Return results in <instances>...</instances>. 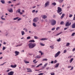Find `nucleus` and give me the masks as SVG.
Instances as JSON below:
<instances>
[{
	"label": "nucleus",
	"mask_w": 75,
	"mask_h": 75,
	"mask_svg": "<svg viewBox=\"0 0 75 75\" xmlns=\"http://www.w3.org/2000/svg\"><path fill=\"white\" fill-rule=\"evenodd\" d=\"M64 21H61L60 23V24H61V25H62L64 24Z\"/></svg>",
	"instance_id": "4c0bfd02"
},
{
	"label": "nucleus",
	"mask_w": 75,
	"mask_h": 75,
	"mask_svg": "<svg viewBox=\"0 0 75 75\" xmlns=\"http://www.w3.org/2000/svg\"><path fill=\"white\" fill-rule=\"evenodd\" d=\"M58 1L59 3L61 4V3H62L64 1V0H59Z\"/></svg>",
	"instance_id": "aec40b11"
},
{
	"label": "nucleus",
	"mask_w": 75,
	"mask_h": 75,
	"mask_svg": "<svg viewBox=\"0 0 75 75\" xmlns=\"http://www.w3.org/2000/svg\"><path fill=\"white\" fill-rule=\"evenodd\" d=\"M41 41H45V40H47L48 38H42L40 39Z\"/></svg>",
	"instance_id": "4468645a"
},
{
	"label": "nucleus",
	"mask_w": 75,
	"mask_h": 75,
	"mask_svg": "<svg viewBox=\"0 0 75 75\" xmlns=\"http://www.w3.org/2000/svg\"><path fill=\"white\" fill-rule=\"evenodd\" d=\"M11 70L12 69H8L6 71V72H9L10 71H11Z\"/></svg>",
	"instance_id": "c85d7f7f"
},
{
	"label": "nucleus",
	"mask_w": 75,
	"mask_h": 75,
	"mask_svg": "<svg viewBox=\"0 0 75 75\" xmlns=\"http://www.w3.org/2000/svg\"><path fill=\"white\" fill-rule=\"evenodd\" d=\"M47 65H48V63H46L44 65V67H43V68H45V67H46V66H47Z\"/></svg>",
	"instance_id": "58836bf2"
},
{
	"label": "nucleus",
	"mask_w": 75,
	"mask_h": 75,
	"mask_svg": "<svg viewBox=\"0 0 75 75\" xmlns=\"http://www.w3.org/2000/svg\"><path fill=\"white\" fill-rule=\"evenodd\" d=\"M75 33H74L71 34V36H74L75 35Z\"/></svg>",
	"instance_id": "a19ab883"
},
{
	"label": "nucleus",
	"mask_w": 75,
	"mask_h": 75,
	"mask_svg": "<svg viewBox=\"0 0 75 75\" xmlns=\"http://www.w3.org/2000/svg\"><path fill=\"white\" fill-rule=\"evenodd\" d=\"M51 75H55V74L54 73H51Z\"/></svg>",
	"instance_id": "bf43d9fd"
},
{
	"label": "nucleus",
	"mask_w": 75,
	"mask_h": 75,
	"mask_svg": "<svg viewBox=\"0 0 75 75\" xmlns=\"http://www.w3.org/2000/svg\"><path fill=\"white\" fill-rule=\"evenodd\" d=\"M55 30V28H53L52 29V31H53V30Z\"/></svg>",
	"instance_id": "13d9d810"
},
{
	"label": "nucleus",
	"mask_w": 75,
	"mask_h": 75,
	"mask_svg": "<svg viewBox=\"0 0 75 75\" xmlns=\"http://www.w3.org/2000/svg\"><path fill=\"white\" fill-rule=\"evenodd\" d=\"M64 16H65V14L63 13L62 14V16L60 17V18L61 19H62L64 17Z\"/></svg>",
	"instance_id": "f3484780"
},
{
	"label": "nucleus",
	"mask_w": 75,
	"mask_h": 75,
	"mask_svg": "<svg viewBox=\"0 0 75 75\" xmlns=\"http://www.w3.org/2000/svg\"><path fill=\"white\" fill-rule=\"evenodd\" d=\"M17 67V65L16 64H14V65H11V68H16Z\"/></svg>",
	"instance_id": "f8f14e48"
},
{
	"label": "nucleus",
	"mask_w": 75,
	"mask_h": 75,
	"mask_svg": "<svg viewBox=\"0 0 75 75\" xmlns=\"http://www.w3.org/2000/svg\"><path fill=\"white\" fill-rule=\"evenodd\" d=\"M72 57V56H69L68 58H71Z\"/></svg>",
	"instance_id": "052dcab7"
},
{
	"label": "nucleus",
	"mask_w": 75,
	"mask_h": 75,
	"mask_svg": "<svg viewBox=\"0 0 75 75\" xmlns=\"http://www.w3.org/2000/svg\"><path fill=\"white\" fill-rule=\"evenodd\" d=\"M68 27L65 28H64V30H67V29H68Z\"/></svg>",
	"instance_id": "3c124183"
},
{
	"label": "nucleus",
	"mask_w": 75,
	"mask_h": 75,
	"mask_svg": "<svg viewBox=\"0 0 75 75\" xmlns=\"http://www.w3.org/2000/svg\"><path fill=\"white\" fill-rule=\"evenodd\" d=\"M45 7H47L48 6H49V5H50V2H49V1H47L45 3Z\"/></svg>",
	"instance_id": "6e6552de"
},
{
	"label": "nucleus",
	"mask_w": 75,
	"mask_h": 75,
	"mask_svg": "<svg viewBox=\"0 0 75 75\" xmlns=\"http://www.w3.org/2000/svg\"><path fill=\"white\" fill-rule=\"evenodd\" d=\"M42 17L44 19H45L47 17V16L45 15H42Z\"/></svg>",
	"instance_id": "9b49d317"
},
{
	"label": "nucleus",
	"mask_w": 75,
	"mask_h": 75,
	"mask_svg": "<svg viewBox=\"0 0 75 75\" xmlns=\"http://www.w3.org/2000/svg\"><path fill=\"white\" fill-rule=\"evenodd\" d=\"M36 7V6H33V8H35Z\"/></svg>",
	"instance_id": "774afa93"
},
{
	"label": "nucleus",
	"mask_w": 75,
	"mask_h": 75,
	"mask_svg": "<svg viewBox=\"0 0 75 75\" xmlns=\"http://www.w3.org/2000/svg\"><path fill=\"white\" fill-rule=\"evenodd\" d=\"M57 62L58 61H57V60H55L54 62V64H56V63H57Z\"/></svg>",
	"instance_id": "37998d69"
},
{
	"label": "nucleus",
	"mask_w": 75,
	"mask_h": 75,
	"mask_svg": "<svg viewBox=\"0 0 75 75\" xmlns=\"http://www.w3.org/2000/svg\"><path fill=\"white\" fill-rule=\"evenodd\" d=\"M0 1L2 4H4L5 3V1L4 0H1Z\"/></svg>",
	"instance_id": "6ab92c4d"
},
{
	"label": "nucleus",
	"mask_w": 75,
	"mask_h": 75,
	"mask_svg": "<svg viewBox=\"0 0 75 75\" xmlns=\"http://www.w3.org/2000/svg\"><path fill=\"white\" fill-rule=\"evenodd\" d=\"M24 62L25 63H26V64H28V63H29V62L27 61H26V60H25L24 61Z\"/></svg>",
	"instance_id": "f704fd0d"
},
{
	"label": "nucleus",
	"mask_w": 75,
	"mask_h": 75,
	"mask_svg": "<svg viewBox=\"0 0 75 75\" xmlns=\"http://www.w3.org/2000/svg\"><path fill=\"white\" fill-rule=\"evenodd\" d=\"M22 45H23V43H21L20 44H18V45L16 46V47H20V46H21Z\"/></svg>",
	"instance_id": "412c9836"
},
{
	"label": "nucleus",
	"mask_w": 75,
	"mask_h": 75,
	"mask_svg": "<svg viewBox=\"0 0 75 75\" xmlns=\"http://www.w3.org/2000/svg\"><path fill=\"white\" fill-rule=\"evenodd\" d=\"M30 38H31V37H30V36H29L27 38V40H29V39H30Z\"/></svg>",
	"instance_id": "c03bdc74"
},
{
	"label": "nucleus",
	"mask_w": 75,
	"mask_h": 75,
	"mask_svg": "<svg viewBox=\"0 0 75 75\" xmlns=\"http://www.w3.org/2000/svg\"><path fill=\"white\" fill-rule=\"evenodd\" d=\"M74 60V58H72L70 60H69V62L70 63H71Z\"/></svg>",
	"instance_id": "b1692460"
},
{
	"label": "nucleus",
	"mask_w": 75,
	"mask_h": 75,
	"mask_svg": "<svg viewBox=\"0 0 75 75\" xmlns=\"http://www.w3.org/2000/svg\"><path fill=\"white\" fill-rule=\"evenodd\" d=\"M73 16L72 14H70L69 15V17H72Z\"/></svg>",
	"instance_id": "09e8293b"
},
{
	"label": "nucleus",
	"mask_w": 75,
	"mask_h": 75,
	"mask_svg": "<svg viewBox=\"0 0 75 75\" xmlns=\"http://www.w3.org/2000/svg\"><path fill=\"white\" fill-rule=\"evenodd\" d=\"M71 66H68V68H71Z\"/></svg>",
	"instance_id": "e2e57ef3"
},
{
	"label": "nucleus",
	"mask_w": 75,
	"mask_h": 75,
	"mask_svg": "<svg viewBox=\"0 0 75 75\" xmlns=\"http://www.w3.org/2000/svg\"><path fill=\"white\" fill-rule=\"evenodd\" d=\"M19 18V17H17L16 18H15L13 19V20H17Z\"/></svg>",
	"instance_id": "a878e982"
},
{
	"label": "nucleus",
	"mask_w": 75,
	"mask_h": 75,
	"mask_svg": "<svg viewBox=\"0 0 75 75\" xmlns=\"http://www.w3.org/2000/svg\"><path fill=\"white\" fill-rule=\"evenodd\" d=\"M43 74V73H41L39 74L38 75H42Z\"/></svg>",
	"instance_id": "864d4df0"
},
{
	"label": "nucleus",
	"mask_w": 75,
	"mask_h": 75,
	"mask_svg": "<svg viewBox=\"0 0 75 75\" xmlns=\"http://www.w3.org/2000/svg\"><path fill=\"white\" fill-rule=\"evenodd\" d=\"M71 28H75V23H74L72 25Z\"/></svg>",
	"instance_id": "2eb2a0df"
},
{
	"label": "nucleus",
	"mask_w": 75,
	"mask_h": 75,
	"mask_svg": "<svg viewBox=\"0 0 75 75\" xmlns=\"http://www.w3.org/2000/svg\"><path fill=\"white\" fill-rule=\"evenodd\" d=\"M15 53L16 54L15 56H17V55H18V54H19V52L16 51L15 52Z\"/></svg>",
	"instance_id": "ddd939ff"
},
{
	"label": "nucleus",
	"mask_w": 75,
	"mask_h": 75,
	"mask_svg": "<svg viewBox=\"0 0 75 75\" xmlns=\"http://www.w3.org/2000/svg\"><path fill=\"white\" fill-rule=\"evenodd\" d=\"M67 52V50H64L63 53H66Z\"/></svg>",
	"instance_id": "a18cd8bd"
},
{
	"label": "nucleus",
	"mask_w": 75,
	"mask_h": 75,
	"mask_svg": "<svg viewBox=\"0 0 75 75\" xmlns=\"http://www.w3.org/2000/svg\"><path fill=\"white\" fill-rule=\"evenodd\" d=\"M6 62H5L4 63H3V64H1L0 65H3L4 64H6Z\"/></svg>",
	"instance_id": "6e6d98bb"
},
{
	"label": "nucleus",
	"mask_w": 75,
	"mask_h": 75,
	"mask_svg": "<svg viewBox=\"0 0 75 75\" xmlns=\"http://www.w3.org/2000/svg\"><path fill=\"white\" fill-rule=\"evenodd\" d=\"M36 61V59H35L33 61V62H35V61Z\"/></svg>",
	"instance_id": "0e129e2a"
},
{
	"label": "nucleus",
	"mask_w": 75,
	"mask_h": 75,
	"mask_svg": "<svg viewBox=\"0 0 75 75\" xmlns=\"http://www.w3.org/2000/svg\"><path fill=\"white\" fill-rule=\"evenodd\" d=\"M33 26H34V27H36V26H37V25H36V24H35V23H33Z\"/></svg>",
	"instance_id": "cd10ccee"
},
{
	"label": "nucleus",
	"mask_w": 75,
	"mask_h": 75,
	"mask_svg": "<svg viewBox=\"0 0 75 75\" xmlns=\"http://www.w3.org/2000/svg\"><path fill=\"white\" fill-rule=\"evenodd\" d=\"M59 27H57V28H56V30H58V29H59Z\"/></svg>",
	"instance_id": "4d7b16f0"
},
{
	"label": "nucleus",
	"mask_w": 75,
	"mask_h": 75,
	"mask_svg": "<svg viewBox=\"0 0 75 75\" xmlns=\"http://www.w3.org/2000/svg\"><path fill=\"white\" fill-rule=\"evenodd\" d=\"M41 58V56L39 55H37L35 57V58Z\"/></svg>",
	"instance_id": "5701e85b"
},
{
	"label": "nucleus",
	"mask_w": 75,
	"mask_h": 75,
	"mask_svg": "<svg viewBox=\"0 0 75 75\" xmlns=\"http://www.w3.org/2000/svg\"><path fill=\"white\" fill-rule=\"evenodd\" d=\"M35 39H38L39 38H38L37 36H34Z\"/></svg>",
	"instance_id": "e433bc0d"
},
{
	"label": "nucleus",
	"mask_w": 75,
	"mask_h": 75,
	"mask_svg": "<svg viewBox=\"0 0 75 75\" xmlns=\"http://www.w3.org/2000/svg\"><path fill=\"white\" fill-rule=\"evenodd\" d=\"M40 45L41 46H44L45 45L42 44V43H40Z\"/></svg>",
	"instance_id": "c9c22d12"
},
{
	"label": "nucleus",
	"mask_w": 75,
	"mask_h": 75,
	"mask_svg": "<svg viewBox=\"0 0 75 75\" xmlns=\"http://www.w3.org/2000/svg\"><path fill=\"white\" fill-rule=\"evenodd\" d=\"M48 59H47L45 58V59H42V61H47Z\"/></svg>",
	"instance_id": "72a5a7b5"
},
{
	"label": "nucleus",
	"mask_w": 75,
	"mask_h": 75,
	"mask_svg": "<svg viewBox=\"0 0 75 75\" xmlns=\"http://www.w3.org/2000/svg\"><path fill=\"white\" fill-rule=\"evenodd\" d=\"M57 41L58 42H59V41H61V38H59V39H57Z\"/></svg>",
	"instance_id": "c756f323"
},
{
	"label": "nucleus",
	"mask_w": 75,
	"mask_h": 75,
	"mask_svg": "<svg viewBox=\"0 0 75 75\" xmlns=\"http://www.w3.org/2000/svg\"><path fill=\"white\" fill-rule=\"evenodd\" d=\"M62 32H60L57 34V35H55V36H57L58 35H60V34H62Z\"/></svg>",
	"instance_id": "bb28decb"
},
{
	"label": "nucleus",
	"mask_w": 75,
	"mask_h": 75,
	"mask_svg": "<svg viewBox=\"0 0 75 75\" xmlns=\"http://www.w3.org/2000/svg\"><path fill=\"white\" fill-rule=\"evenodd\" d=\"M59 63H57L56 64L55 67V68H58L59 67Z\"/></svg>",
	"instance_id": "dca6fc26"
},
{
	"label": "nucleus",
	"mask_w": 75,
	"mask_h": 75,
	"mask_svg": "<svg viewBox=\"0 0 75 75\" xmlns=\"http://www.w3.org/2000/svg\"><path fill=\"white\" fill-rule=\"evenodd\" d=\"M52 4L53 6H55L57 4H56V3L55 2H54V3H52Z\"/></svg>",
	"instance_id": "473e14b6"
},
{
	"label": "nucleus",
	"mask_w": 75,
	"mask_h": 75,
	"mask_svg": "<svg viewBox=\"0 0 75 75\" xmlns=\"http://www.w3.org/2000/svg\"><path fill=\"white\" fill-rule=\"evenodd\" d=\"M2 50H6V47H3V48H2Z\"/></svg>",
	"instance_id": "49530a36"
},
{
	"label": "nucleus",
	"mask_w": 75,
	"mask_h": 75,
	"mask_svg": "<svg viewBox=\"0 0 75 75\" xmlns=\"http://www.w3.org/2000/svg\"><path fill=\"white\" fill-rule=\"evenodd\" d=\"M8 11L10 13H13V8H10V9H8Z\"/></svg>",
	"instance_id": "9d476101"
},
{
	"label": "nucleus",
	"mask_w": 75,
	"mask_h": 75,
	"mask_svg": "<svg viewBox=\"0 0 75 75\" xmlns=\"http://www.w3.org/2000/svg\"><path fill=\"white\" fill-rule=\"evenodd\" d=\"M4 17V15H2V16L1 17V20H5L6 19L5 18H3V17Z\"/></svg>",
	"instance_id": "393cba45"
},
{
	"label": "nucleus",
	"mask_w": 75,
	"mask_h": 75,
	"mask_svg": "<svg viewBox=\"0 0 75 75\" xmlns=\"http://www.w3.org/2000/svg\"><path fill=\"white\" fill-rule=\"evenodd\" d=\"M60 53H61V52L60 51L58 52L56 54H55L54 55V57L57 58V57H58V56L60 54Z\"/></svg>",
	"instance_id": "39448f33"
},
{
	"label": "nucleus",
	"mask_w": 75,
	"mask_h": 75,
	"mask_svg": "<svg viewBox=\"0 0 75 75\" xmlns=\"http://www.w3.org/2000/svg\"><path fill=\"white\" fill-rule=\"evenodd\" d=\"M73 69H74V68L73 67H72L71 69H70V71H72Z\"/></svg>",
	"instance_id": "5fc2aeb1"
},
{
	"label": "nucleus",
	"mask_w": 75,
	"mask_h": 75,
	"mask_svg": "<svg viewBox=\"0 0 75 75\" xmlns=\"http://www.w3.org/2000/svg\"><path fill=\"white\" fill-rule=\"evenodd\" d=\"M16 13H20V15H22L23 13V12H21V9H18V10L16 11Z\"/></svg>",
	"instance_id": "20e7f679"
},
{
	"label": "nucleus",
	"mask_w": 75,
	"mask_h": 75,
	"mask_svg": "<svg viewBox=\"0 0 75 75\" xmlns=\"http://www.w3.org/2000/svg\"><path fill=\"white\" fill-rule=\"evenodd\" d=\"M29 42H35V41L34 40H31L29 41Z\"/></svg>",
	"instance_id": "7c9ffc66"
},
{
	"label": "nucleus",
	"mask_w": 75,
	"mask_h": 75,
	"mask_svg": "<svg viewBox=\"0 0 75 75\" xmlns=\"http://www.w3.org/2000/svg\"><path fill=\"white\" fill-rule=\"evenodd\" d=\"M28 46H29V48L31 49L33 48H34V47H35L36 46V44L35 43H30L28 45Z\"/></svg>",
	"instance_id": "f257e3e1"
},
{
	"label": "nucleus",
	"mask_w": 75,
	"mask_h": 75,
	"mask_svg": "<svg viewBox=\"0 0 75 75\" xmlns=\"http://www.w3.org/2000/svg\"><path fill=\"white\" fill-rule=\"evenodd\" d=\"M35 10H33L32 11L33 13H35Z\"/></svg>",
	"instance_id": "8fccbe9b"
},
{
	"label": "nucleus",
	"mask_w": 75,
	"mask_h": 75,
	"mask_svg": "<svg viewBox=\"0 0 75 75\" xmlns=\"http://www.w3.org/2000/svg\"><path fill=\"white\" fill-rule=\"evenodd\" d=\"M71 25V22L68 21L67 22L65 23L66 27H69Z\"/></svg>",
	"instance_id": "7ed1b4c3"
},
{
	"label": "nucleus",
	"mask_w": 75,
	"mask_h": 75,
	"mask_svg": "<svg viewBox=\"0 0 75 75\" xmlns=\"http://www.w3.org/2000/svg\"><path fill=\"white\" fill-rule=\"evenodd\" d=\"M72 51H75V48H74V49L72 50Z\"/></svg>",
	"instance_id": "69168bd1"
},
{
	"label": "nucleus",
	"mask_w": 75,
	"mask_h": 75,
	"mask_svg": "<svg viewBox=\"0 0 75 75\" xmlns=\"http://www.w3.org/2000/svg\"><path fill=\"white\" fill-rule=\"evenodd\" d=\"M22 19L21 18H19L18 19V21H20V20H21Z\"/></svg>",
	"instance_id": "de8ad7c7"
},
{
	"label": "nucleus",
	"mask_w": 75,
	"mask_h": 75,
	"mask_svg": "<svg viewBox=\"0 0 75 75\" xmlns=\"http://www.w3.org/2000/svg\"><path fill=\"white\" fill-rule=\"evenodd\" d=\"M57 12L58 13H59L62 11V8H60V7H58L57 8Z\"/></svg>",
	"instance_id": "423d86ee"
},
{
	"label": "nucleus",
	"mask_w": 75,
	"mask_h": 75,
	"mask_svg": "<svg viewBox=\"0 0 75 75\" xmlns=\"http://www.w3.org/2000/svg\"><path fill=\"white\" fill-rule=\"evenodd\" d=\"M21 33L22 35H24L25 34V32L24 31H21Z\"/></svg>",
	"instance_id": "4be33fe9"
},
{
	"label": "nucleus",
	"mask_w": 75,
	"mask_h": 75,
	"mask_svg": "<svg viewBox=\"0 0 75 75\" xmlns=\"http://www.w3.org/2000/svg\"><path fill=\"white\" fill-rule=\"evenodd\" d=\"M69 43H67L66 46L67 47L69 46Z\"/></svg>",
	"instance_id": "ea45409f"
},
{
	"label": "nucleus",
	"mask_w": 75,
	"mask_h": 75,
	"mask_svg": "<svg viewBox=\"0 0 75 75\" xmlns=\"http://www.w3.org/2000/svg\"><path fill=\"white\" fill-rule=\"evenodd\" d=\"M26 69H27V70H29L27 71V72H32V71H31V70L30 69L27 68Z\"/></svg>",
	"instance_id": "a211bd4d"
},
{
	"label": "nucleus",
	"mask_w": 75,
	"mask_h": 75,
	"mask_svg": "<svg viewBox=\"0 0 75 75\" xmlns=\"http://www.w3.org/2000/svg\"><path fill=\"white\" fill-rule=\"evenodd\" d=\"M39 52V53H41V55H42V54H43V53L41 51H40Z\"/></svg>",
	"instance_id": "2f4dec72"
},
{
	"label": "nucleus",
	"mask_w": 75,
	"mask_h": 75,
	"mask_svg": "<svg viewBox=\"0 0 75 75\" xmlns=\"http://www.w3.org/2000/svg\"><path fill=\"white\" fill-rule=\"evenodd\" d=\"M20 3H18L16 4V5H20Z\"/></svg>",
	"instance_id": "680f3d73"
},
{
	"label": "nucleus",
	"mask_w": 75,
	"mask_h": 75,
	"mask_svg": "<svg viewBox=\"0 0 75 75\" xmlns=\"http://www.w3.org/2000/svg\"><path fill=\"white\" fill-rule=\"evenodd\" d=\"M49 68H50V67H47L46 68V69L47 70H48L49 69Z\"/></svg>",
	"instance_id": "603ef678"
},
{
	"label": "nucleus",
	"mask_w": 75,
	"mask_h": 75,
	"mask_svg": "<svg viewBox=\"0 0 75 75\" xmlns=\"http://www.w3.org/2000/svg\"><path fill=\"white\" fill-rule=\"evenodd\" d=\"M14 72L13 71H11L8 73V75H13Z\"/></svg>",
	"instance_id": "1a4fd4ad"
},
{
	"label": "nucleus",
	"mask_w": 75,
	"mask_h": 75,
	"mask_svg": "<svg viewBox=\"0 0 75 75\" xmlns=\"http://www.w3.org/2000/svg\"><path fill=\"white\" fill-rule=\"evenodd\" d=\"M50 21L52 25H55V24H56V21H55V20L53 19L51 20Z\"/></svg>",
	"instance_id": "f03ea898"
},
{
	"label": "nucleus",
	"mask_w": 75,
	"mask_h": 75,
	"mask_svg": "<svg viewBox=\"0 0 75 75\" xmlns=\"http://www.w3.org/2000/svg\"><path fill=\"white\" fill-rule=\"evenodd\" d=\"M50 48H51L52 49H54V46H50Z\"/></svg>",
	"instance_id": "79ce46f5"
},
{
	"label": "nucleus",
	"mask_w": 75,
	"mask_h": 75,
	"mask_svg": "<svg viewBox=\"0 0 75 75\" xmlns=\"http://www.w3.org/2000/svg\"><path fill=\"white\" fill-rule=\"evenodd\" d=\"M54 63V61H52L51 62V64H53Z\"/></svg>",
	"instance_id": "338daca9"
},
{
	"label": "nucleus",
	"mask_w": 75,
	"mask_h": 75,
	"mask_svg": "<svg viewBox=\"0 0 75 75\" xmlns=\"http://www.w3.org/2000/svg\"><path fill=\"white\" fill-rule=\"evenodd\" d=\"M39 20V19L38 17L35 18L33 19V22H37V21Z\"/></svg>",
	"instance_id": "0eeeda50"
}]
</instances>
